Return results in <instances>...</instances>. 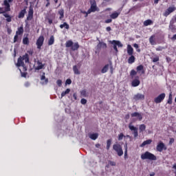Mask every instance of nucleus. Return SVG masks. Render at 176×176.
Here are the masks:
<instances>
[{
	"label": "nucleus",
	"mask_w": 176,
	"mask_h": 176,
	"mask_svg": "<svg viewBox=\"0 0 176 176\" xmlns=\"http://www.w3.org/2000/svg\"><path fill=\"white\" fill-rule=\"evenodd\" d=\"M140 157L142 160H157L156 155L149 151H146L145 153H142Z\"/></svg>",
	"instance_id": "f257e3e1"
},
{
	"label": "nucleus",
	"mask_w": 176,
	"mask_h": 176,
	"mask_svg": "<svg viewBox=\"0 0 176 176\" xmlns=\"http://www.w3.org/2000/svg\"><path fill=\"white\" fill-rule=\"evenodd\" d=\"M98 10V8H97V3L96 1H91V7L86 12V17H87L88 14H90V13L97 12Z\"/></svg>",
	"instance_id": "f03ea898"
},
{
	"label": "nucleus",
	"mask_w": 176,
	"mask_h": 176,
	"mask_svg": "<svg viewBox=\"0 0 176 176\" xmlns=\"http://www.w3.org/2000/svg\"><path fill=\"white\" fill-rule=\"evenodd\" d=\"M113 149L116 152L118 156H123V148H122V146L120 144H113Z\"/></svg>",
	"instance_id": "7ed1b4c3"
},
{
	"label": "nucleus",
	"mask_w": 176,
	"mask_h": 176,
	"mask_svg": "<svg viewBox=\"0 0 176 176\" xmlns=\"http://www.w3.org/2000/svg\"><path fill=\"white\" fill-rule=\"evenodd\" d=\"M176 8L175 6H170L168 8H167L164 12L163 13V16L164 17H168V16H170L171 13L173 12H175Z\"/></svg>",
	"instance_id": "20e7f679"
},
{
	"label": "nucleus",
	"mask_w": 176,
	"mask_h": 176,
	"mask_svg": "<svg viewBox=\"0 0 176 176\" xmlns=\"http://www.w3.org/2000/svg\"><path fill=\"white\" fill-rule=\"evenodd\" d=\"M167 149V147H166V144L163 143V142H160L157 144L156 151L157 152H163V150L166 151Z\"/></svg>",
	"instance_id": "39448f33"
},
{
	"label": "nucleus",
	"mask_w": 176,
	"mask_h": 176,
	"mask_svg": "<svg viewBox=\"0 0 176 176\" xmlns=\"http://www.w3.org/2000/svg\"><path fill=\"white\" fill-rule=\"evenodd\" d=\"M43 42H45V37H43V36H40L36 43L37 49L40 50L41 47H42V46H43Z\"/></svg>",
	"instance_id": "423d86ee"
},
{
	"label": "nucleus",
	"mask_w": 176,
	"mask_h": 176,
	"mask_svg": "<svg viewBox=\"0 0 176 176\" xmlns=\"http://www.w3.org/2000/svg\"><path fill=\"white\" fill-rule=\"evenodd\" d=\"M129 130H131V131H133L134 138H137V137H138V128L134 126L131 124H129Z\"/></svg>",
	"instance_id": "0eeeda50"
},
{
	"label": "nucleus",
	"mask_w": 176,
	"mask_h": 176,
	"mask_svg": "<svg viewBox=\"0 0 176 176\" xmlns=\"http://www.w3.org/2000/svg\"><path fill=\"white\" fill-rule=\"evenodd\" d=\"M164 98H166V94L162 93L154 99V102L155 104H160V102H162Z\"/></svg>",
	"instance_id": "6e6552de"
},
{
	"label": "nucleus",
	"mask_w": 176,
	"mask_h": 176,
	"mask_svg": "<svg viewBox=\"0 0 176 176\" xmlns=\"http://www.w3.org/2000/svg\"><path fill=\"white\" fill-rule=\"evenodd\" d=\"M109 67L111 69V74H112V69H113L112 62H110L109 64L105 65L104 67L102 69L101 73L107 74V72H108V69H109Z\"/></svg>",
	"instance_id": "1a4fd4ad"
},
{
	"label": "nucleus",
	"mask_w": 176,
	"mask_h": 176,
	"mask_svg": "<svg viewBox=\"0 0 176 176\" xmlns=\"http://www.w3.org/2000/svg\"><path fill=\"white\" fill-rule=\"evenodd\" d=\"M16 67H23V71H27V67L24 65V60H23V58H21V56L18 58Z\"/></svg>",
	"instance_id": "9d476101"
},
{
	"label": "nucleus",
	"mask_w": 176,
	"mask_h": 176,
	"mask_svg": "<svg viewBox=\"0 0 176 176\" xmlns=\"http://www.w3.org/2000/svg\"><path fill=\"white\" fill-rule=\"evenodd\" d=\"M133 100H135V101H138L140 100H145V95L142 94H137L134 95Z\"/></svg>",
	"instance_id": "9b49d317"
},
{
	"label": "nucleus",
	"mask_w": 176,
	"mask_h": 176,
	"mask_svg": "<svg viewBox=\"0 0 176 176\" xmlns=\"http://www.w3.org/2000/svg\"><path fill=\"white\" fill-rule=\"evenodd\" d=\"M34 17V9L32 7H30L28 14L27 16L28 21H30V20H32V18Z\"/></svg>",
	"instance_id": "f8f14e48"
},
{
	"label": "nucleus",
	"mask_w": 176,
	"mask_h": 176,
	"mask_svg": "<svg viewBox=\"0 0 176 176\" xmlns=\"http://www.w3.org/2000/svg\"><path fill=\"white\" fill-rule=\"evenodd\" d=\"M98 44L97 45L96 47L98 50H101V49H107V43H104V42H101L100 41V40H98Z\"/></svg>",
	"instance_id": "ddd939ff"
},
{
	"label": "nucleus",
	"mask_w": 176,
	"mask_h": 176,
	"mask_svg": "<svg viewBox=\"0 0 176 176\" xmlns=\"http://www.w3.org/2000/svg\"><path fill=\"white\" fill-rule=\"evenodd\" d=\"M45 65L43 64H42V63L39 60H37L36 62V66L34 67V69L35 71H39V69H43V67Z\"/></svg>",
	"instance_id": "4468645a"
},
{
	"label": "nucleus",
	"mask_w": 176,
	"mask_h": 176,
	"mask_svg": "<svg viewBox=\"0 0 176 176\" xmlns=\"http://www.w3.org/2000/svg\"><path fill=\"white\" fill-rule=\"evenodd\" d=\"M120 15V12H113L112 14H110V18L112 19L113 20H115L119 17Z\"/></svg>",
	"instance_id": "2eb2a0df"
},
{
	"label": "nucleus",
	"mask_w": 176,
	"mask_h": 176,
	"mask_svg": "<svg viewBox=\"0 0 176 176\" xmlns=\"http://www.w3.org/2000/svg\"><path fill=\"white\" fill-rule=\"evenodd\" d=\"M140 83H141V82H140V80L138 78L134 79L132 82H131V86L132 87H137L138 86H140Z\"/></svg>",
	"instance_id": "dca6fc26"
},
{
	"label": "nucleus",
	"mask_w": 176,
	"mask_h": 176,
	"mask_svg": "<svg viewBox=\"0 0 176 176\" xmlns=\"http://www.w3.org/2000/svg\"><path fill=\"white\" fill-rule=\"evenodd\" d=\"M3 4L5 6V12H10V4H9V2L8 1V0H4L3 1Z\"/></svg>",
	"instance_id": "f3484780"
},
{
	"label": "nucleus",
	"mask_w": 176,
	"mask_h": 176,
	"mask_svg": "<svg viewBox=\"0 0 176 176\" xmlns=\"http://www.w3.org/2000/svg\"><path fill=\"white\" fill-rule=\"evenodd\" d=\"M45 73H43V75L41 76V80L42 81L41 82V84L42 85H47L48 82H49V80L47 78H46V77L45 76Z\"/></svg>",
	"instance_id": "a211bd4d"
},
{
	"label": "nucleus",
	"mask_w": 176,
	"mask_h": 176,
	"mask_svg": "<svg viewBox=\"0 0 176 176\" xmlns=\"http://www.w3.org/2000/svg\"><path fill=\"white\" fill-rule=\"evenodd\" d=\"M127 54L129 56H133V53H134V49L131 47V45H127Z\"/></svg>",
	"instance_id": "6ab92c4d"
},
{
	"label": "nucleus",
	"mask_w": 176,
	"mask_h": 176,
	"mask_svg": "<svg viewBox=\"0 0 176 176\" xmlns=\"http://www.w3.org/2000/svg\"><path fill=\"white\" fill-rule=\"evenodd\" d=\"M136 69H137V72L139 74H140V75H142V74H144V66L142 65H140L138 66Z\"/></svg>",
	"instance_id": "aec40b11"
},
{
	"label": "nucleus",
	"mask_w": 176,
	"mask_h": 176,
	"mask_svg": "<svg viewBox=\"0 0 176 176\" xmlns=\"http://www.w3.org/2000/svg\"><path fill=\"white\" fill-rule=\"evenodd\" d=\"M152 144V140L149 139L147 140H145L142 142V144L140 145L141 148H144L146 145H151Z\"/></svg>",
	"instance_id": "412c9836"
},
{
	"label": "nucleus",
	"mask_w": 176,
	"mask_h": 176,
	"mask_svg": "<svg viewBox=\"0 0 176 176\" xmlns=\"http://www.w3.org/2000/svg\"><path fill=\"white\" fill-rule=\"evenodd\" d=\"M26 13H27V11L25 10V9L22 10L18 15L19 19H23Z\"/></svg>",
	"instance_id": "4be33fe9"
},
{
	"label": "nucleus",
	"mask_w": 176,
	"mask_h": 176,
	"mask_svg": "<svg viewBox=\"0 0 176 176\" xmlns=\"http://www.w3.org/2000/svg\"><path fill=\"white\" fill-rule=\"evenodd\" d=\"M89 138L91 140H93L94 141H96L97 138H98V133H92L89 135Z\"/></svg>",
	"instance_id": "5701e85b"
},
{
	"label": "nucleus",
	"mask_w": 176,
	"mask_h": 176,
	"mask_svg": "<svg viewBox=\"0 0 176 176\" xmlns=\"http://www.w3.org/2000/svg\"><path fill=\"white\" fill-rule=\"evenodd\" d=\"M112 44L118 46V47H123V44H122V43H120V41H119L113 40L112 41Z\"/></svg>",
	"instance_id": "b1692460"
},
{
	"label": "nucleus",
	"mask_w": 176,
	"mask_h": 176,
	"mask_svg": "<svg viewBox=\"0 0 176 176\" xmlns=\"http://www.w3.org/2000/svg\"><path fill=\"white\" fill-rule=\"evenodd\" d=\"M24 32V28L23 26H21L20 28H18L17 31L16 32V35H21Z\"/></svg>",
	"instance_id": "393cba45"
},
{
	"label": "nucleus",
	"mask_w": 176,
	"mask_h": 176,
	"mask_svg": "<svg viewBox=\"0 0 176 176\" xmlns=\"http://www.w3.org/2000/svg\"><path fill=\"white\" fill-rule=\"evenodd\" d=\"M52 45H54V36H51L48 40V45L52 46Z\"/></svg>",
	"instance_id": "a878e982"
},
{
	"label": "nucleus",
	"mask_w": 176,
	"mask_h": 176,
	"mask_svg": "<svg viewBox=\"0 0 176 176\" xmlns=\"http://www.w3.org/2000/svg\"><path fill=\"white\" fill-rule=\"evenodd\" d=\"M146 129V126L144 124H142L139 126V131L140 133H142L143 131H145Z\"/></svg>",
	"instance_id": "bb28decb"
},
{
	"label": "nucleus",
	"mask_w": 176,
	"mask_h": 176,
	"mask_svg": "<svg viewBox=\"0 0 176 176\" xmlns=\"http://www.w3.org/2000/svg\"><path fill=\"white\" fill-rule=\"evenodd\" d=\"M22 60L25 61V63H30V58L28 57V54H25L22 57Z\"/></svg>",
	"instance_id": "cd10ccee"
},
{
	"label": "nucleus",
	"mask_w": 176,
	"mask_h": 176,
	"mask_svg": "<svg viewBox=\"0 0 176 176\" xmlns=\"http://www.w3.org/2000/svg\"><path fill=\"white\" fill-rule=\"evenodd\" d=\"M60 28H65L66 30H69V25H68L67 22H65L63 24L60 25Z\"/></svg>",
	"instance_id": "c85d7f7f"
},
{
	"label": "nucleus",
	"mask_w": 176,
	"mask_h": 176,
	"mask_svg": "<svg viewBox=\"0 0 176 176\" xmlns=\"http://www.w3.org/2000/svg\"><path fill=\"white\" fill-rule=\"evenodd\" d=\"M151 24H153V21H152V20L151 19H147L144 22V25H145V27H148V25H151Z\"/></svg>",
	"instance_id": "c756f323"
},
{
	"label": "nucleus",
	"mask_w": 176,
	"mask_h": 176,
	"mask_svg": "<svg viewBox=\"0 0 176 176\" xmlns=\"http://www.w3.org/2000/svg\"><path fill=\"white\" fill-rule=\"evenodd\" d=\"M129 56H131V57L129 58L128 63L129 64H133V63L135 61V57H134V56L133 55H129Z\"/></svg>",
	"instance_id": "7c9ffc66"
},
{
	"label": "nucleus",
	"mask_w": 176,
	"mask_h": 176,
	"mask_svg": "<svg viewBox=\"0 0 176 176\" xmlns=\"http://www.w3.org/2000/svg\"><path fill=\"white\" fill-rule=\"evenodd\" d=\"M149 43H151V45H156V41H155V36H151L149 38Z\"/></svg>",
	"instance_id": "2f4dec72"
},
{
	"label": "nucleus",
	"mask_w": 176,
	"mask_h": 176,
	"mask_svg": "<svg viewBox=\"0 0 176 176\" xmlns=\"http://www.w3.org/2000/svg\"><path fill=\"white\" fill-rule=\"evenodd\" d=\"M78 49H79V44L78 43H75L74 44L72 45V50L75 52V50H78Z\"/></svg>",
	"instance_id": "473e14b6"
},
{
	"label": "nucleus",
	"mask_w": 176,
	"mask_h": 176,
	"mask_svg": "<svg viewBox=\"0 0 176 176\" xmlns=\"http://www.w3.org/2000/svg\"><path fill=\"white\" fill-rule=\"evenodd\" d=\"M4 17H6V20L8 23H10L12 21V16L8 14H3Z\"/></svg>",
	"instance_id": "72a5a7b5"
},
{
	"label": "nucleus",
	"mask_w": 176,
	"mask_h": 176,
	"mask_svg": "<svg viewBox=\"0 0 176 176\" xmlns=\"http://www.w3.org/2000/svg\"><path fill=\"white\" fill-rule=\"evenodd\" d=\"M70 91H71L70 89H67L65 91H63L61 94L60 98H63V97H65V96H67V94H69Z\"/></svg>",
	"instance_id": "f704fd0d"
},
{
	"label": "nucleus",
	"mask_w": 176,
	"mask_h": 176,
	"mask_svg": "<svg viewBox=\"0 0 176 176\" xmlns=\"http://www.w3.org/2000/svg\"><path fill=\"white\" fill-rule=\"evenodd\" d=\"M80 95L82 97H88L89 96V93H87V91L86 89H83L80 91Z\"/></svg>",
	"instance_id": "c9c22d12"
},
{
	"label": "nucleus",
	"mask_w": 176,
	"mask_h": 176,
	"mask_svg": "<svg viewBox=\"0 0 176 176\" xmlns=\"http://www.w3.org/2000/svg\"><path fill=\"white\" fill-rule=\"evenodd\" d=\"M73 71L76 75H80V72H79V69H78V67L76 65L73 67Z\"/></svg>",
	"instance_id": "e433bc0d"
},
{
	"label": "nucleus",
	"mask_w": 176,
	"mask_h": 176,
	"mask_svg": "<svg viewBox=\"0 0 176 176\" xmlns=\"http://www.w3.org/2000/svg\"><path fill=\"white\" fill-rule=\"evenodd\" d=\"M58 14L60 15L59 19L63 20V19H64V10H60L58 11Z\"/></svg>",
	"instance_id": "4c0bfd02"
},
{
	"label": "nucleus",
	"mask_w": 176,
	"mask_h": 176,
	"mask_svg": "<svg viewBox=\"0 0 176 176\" xmlns=\"http://www.w3.org/2000/svg\"><path fill=\"white\" fill-rule=\"evenodd\" d=\"M73 45H74V42H72V41L71 40L67 41L65 43L66 47H72Z\"/></svg>",
	"instance_id": "58836bf2"
},
{
	"label": "nucleus",
	"mask_w": 176,
	"mask_h": 176,
	"mask_svg": "<svg viewBox=\"0 0 176 176\" xmlns=\"http://www.w3.org/2000/svg\"><path fill=\"white\" fill-rule=\"evenodd\" d=\"M167 102L168 104H173V93L172 92L169 94L168 100Z\"/></svg>",
	"instance_id": "ea45409f"
},
{
	"label": "nucleus",
	"mask_w": 176,
	"mask_h": 176,
	"mask_svg": "<svg viewBox=\"0 0 176 176\" xmlns=\"http://www.w3.org/2000/svg\"><path fill=\"white\" fill-rule=\"evenodd\" d=\"M111 144H112V140L111 139L107 141V149L109 151V148H111Z\"/></svg>",
	"instance_id": "a19ab883"
},
{
	"label": "nucleus",
	"mask_w": 176,
	"mask_h": 176,
	"mask_svg": "<svg viewBox=\"0 0 176 176\" xmlns=\"http://www.w3.org/2000/svg\"><path fill=\"white\" fill-rule=\"evenodd\" d=\"M23 45H29L30 40L28 39V37H25L23 38Z\"/></svg>",
	"instance_id": "79ce46f5"
},
{
	"label": "nucleus",
	"mask_w": 176,
	"mask_h": 176,
	"mask_svg": "<svg viewBox=\"0 0 176 176\" xmlns=\"http://www.w3.org/2000/svg\"><path fill=\"white\" fill-rule=\"evenodd\" d=\"M124 137V135H123L122 133H120L118 135V141H122V140H123Z\"/></svg>",
	"instance_id": "37998d69"
},
{
	"label": "nucleus",
	"mask_w": 176,
	"mask_h": 176,
	"mask_svg": "<svg viewBox=\"0 0 176 176\" xmlns=\"http://www.w3.org/2000/svg\"><path fill=\"white\" fill-rule=\"evenodd\" d=\"M56 85L58 86V87H61L63 85V81L61 80H58L56 81Z\"/></svg>",
	"instance_id": "c03bdc74"
},
{
	"label": "nucleus",
	"mask_w": 176,
	"mask_h": 176,
	"mask_svg": "<svg viewBox=\"0 0 176 176\" xmlns=\"http://www.w3.org/2000/svg\"><path fill=\"white\" fill-rule=\"evenodd\" d=\"M130 75L133 78V76L137 75V72H135V70L133 69L131 71Z\"/></svg>",
	"instance_id": "a18cd8bd"
},
{
	"label": "nucleus",
	"mask_w": 176,
	"mask_h": 176,
	"mask_svg": "<svg viewBox=\"0 0 176 176\" xmlns=\"http://www.w3.org/2000/svg\"><path fill=\"white\" fill-rule=\"evenodd\" d=\"M80 102L82 105H86L87 104V100L85 98L81 99Z\"/></svg>",
	"instance_id": "49530a36"
},
{
	"label": "nucleus",
	"mask_w": 176,
	"mask_h": 176,
	"mask_svg": "<svg viewBox=\"0 0 176 176\" xmlns=\"http://www.w3.org/2000/svg\"><path fill=\"white\" fill-rule=\"evenodd\" d=\"M164 47L160 46L156 48V50H157V52H162V50H164Z\"/></svg>",
	"instance_id": "de8ad7c7"
},
{
	"label": "nucleus",
	"mask_w": 176,
	"mask_h": 176,
	"mask_svg": "<svg viewBox=\"0 0 176 176\" xmlns=\"http://www.w3.org/2000/svg\"><path fill=\"white\" fill-rule=\"evenodd\" d=\"M19 71H20V72H21V76H22V78H25L26 76H27V73H25V72H21V69H19Z\"/></svg>",
	"instance_id": "09e8293b"
},
{
	"label": "nucleus",
	"mask_w": 176,
	"mask_h": 176,
	"mask_svg": "<svg viewBox=\"0 0 176 176\" xmlns=\"http://www.w3.org/2000/svg\"><path fill=\"white\" fill-rule=\"evenodd\" d=\"M140 113H138V112H135V113H131V117L132 118H137V116H138V114H139Z\"/></svg>",
	"instance_id": "8fccbe9b"
},
{
	"label": "nucleus",
	"mask_w": 176,
	"mask_h": 176,
	"mask_svg": "<svg viewBox=\"0 0 176 176\" xmlns=\"http://www.w3.org/2000/svg\"><path fill=\"white\" fill-rule=\"evenodd\" d=\"M157 61H159V56L153 58V63H157Z\"/></svg>",
	"instance_id": "3c124183"
},
{
	"label": "nucleus",
	"mask_w": 176,
	"mask_h": 176,
	"mask_svg": "<svg viewBox=\"0 0 176 176\" xmlns=\"http://www.w3.org/2000/svg\"><path fill=\"white\" fill-rule=\"evenodd\" d=\"M104 23H105L106 24H109V23H112V19L111 18V19H109L105 20V21H104Z\"/></svg>",
	"instance_id": "603ef678"
},
{
	"label": "nucleus",
	"mask_w": 176,
	"mask_h": 176,
	"mask_svg": "<svg viewBox=\"0 0 176 176\" xmlns=\"http://www.w3.org/2000/svg\"><path fill=\"white\" fill-rule=\"evenodd\" d=\"M72 83V80L71 79H67L65 82V85H71Z\"/></svg>",
	"instance_id": "864d4df0"
},
{
	"label": "nucleus",
	"mask_w": 176,
	"mask_h": 176,
	"mask_svg": "<svg viewBox=\"0 0 176 176\" xmlns=\"http://www.w3.org/2000/svg\"><path fill=\"white\" fill-rule=\"evenodd\" d=\"M109 164L110 166H116V162H113V161H109Z\"/></svg>",
	"instance_id": "5fc2aeb1"
},
{
	"label": "nucleus",
	"mask_w": 176,
	"mask_h": 176,
	"mask_svg": "<svg viewBox=\"0 0 176 176\" xmlns=\"http://www.w3.org/2000/svg\"><path fill=\"white\" fill-rule=\"evenodd\" d=\"M139 120H142V115L139 113V114L136 116Z\"/></svg>",
	"instance_id": "6e6d98bb"
},
{
	"label": "nucleus",
	"mask_w": 176,
	"mask_h": 176,
	"mask_svg": "<svg viewBox=\"0 0 176 176\" xmlns=\"http://www.w3.org/2000/svg\"><path fill=\"white\" fill-rule=\"evenodd\" d=\"M172 168L174 170V174L176 176V164H174Z\"/></svg>",
	"instance_id": "4d7b16f0"
},
{
	"label": "nucleus",
	"mask_w": 176,
	"mask_h": 176,
	"mask_svg": "<svg viewBox=\"0 0 176 176\" xmlns=\"http://www.w3.org/2000/svg\"><path fill=\"white\" fill-rule=\"evenodd\" d=\"M19 38V35L16 34L14 37V43H16L17 42V39Z\"/></svg>",
	"instance_id": "13d9d810"
},
{
	"label": "nucleus",
	"mask_w": 176,
	"mask_h": 176,
	"mask_svg": "<svg viewBox=\"0 0 176 176\" xmlns=\"http://www.w3.org/2000/svg\"><path fill=\"white\" fill-rule=\"evenodd\" d=\"M3 13H5V9L0 7V14H2Z\"/></svg>",
	"instance_id": "bf43d9fd"
},
{
	"label": "nucleus",
	"mask_w": 176,
	"mask_h": 176,
	"mask_svg": "<svg viewBox=\"0 0 176 176\" xmlns=\"http://www.w3.org/2000/svg\"><path fill=\"white\" fill-rule=\"evenodd\" d=\"M174 144V138H170L169 141V145Z\"/></svg>",
	"instance_id": "052dcab7"
},
{
	"label": "nucleus",
	"mask_w": 176,
	"mask_h": 176,
	"mask_svg": "<svg viewBox=\"0 0 176 176\" xmlns=\"http://www.w3.org/2000/svg\"><path fill=\"white\" fill-rule=\"evenodd\" d=\"M49 24H53V20L50 18H47Z\"/></svg>",
	"instance_id": "680f3d73"
},
{
	"label": "nucleus",
	"mask_w": 176,
	"mask_h": 176,
	"mask_svg": "<svg viewBox=\"0 0 176 176\" xmlns=\"http://www.w3.org/2000/svg\"><path fill=\"white\" fill-rule=\"evenodd\" d=\"M171 41H176V34L170 38Z\"/></svg>",
	"instance_id": "e2e57ef3"
},
{
	"label": "nucleus",
	"mask_w": 176,
	"mask_h": 176,
	"mask_svg": "<svg viewBox=\"0 0 176 176\" xmlns=\"http://www.w3.org/2000/svg\"><path fill=\"white\" fill-rule=\"evenodd\" d=\"M133 47H135V49H138L140 47V46L138 45V44L134 43L133 44Z\"/></svg>",
	"instance_id": "0e129e2a"
},
{
	"label": "nucleus",
	"mask_w": 176,
	"mask_h": 176,
	"mask_svg": "<svg viewBox=\"0 0 176 176\" xmlns=\"http://www.w3.org/2000/svg\"><path fill=\"white\" fill-rule=\"evenodd\" d=\"M112 29L111 28V27H107L106 28V31H107V32H109V31H111Z\"/></svg>",
	"instance_id": "69168bd1"
},
{
	"label": "nucleus",
	"mask_w": 176,
	"mask_h": 176,
	"mask_svg": "<svg viewBox=\"0 0 176 176\" xmlns=\"http://www.w3.org/2000/svg\"><path fill=\"white\" fill-rule=\"evenodd\" d=\"M113 49L116 50V52H118V46L116 44H113Z\"/></svg>",
	"instance_id": "338daca9"
},
{
	"label": "nucleus",
	"mask_w": 176,
	"mask_h": 176,
	"mask_svg": "<svg viewBox=\"0 0 176 176\" xmlns=\"http://www.w3.org/2000/svg\"><path fill=\"white\" fill-rule=\"evenodd\" d=\"M124 148L125 151H127V149H128L127 143H125V144H124Z\"/></svg>",
	"instance_id": "774afa93"
}]
</instances>
